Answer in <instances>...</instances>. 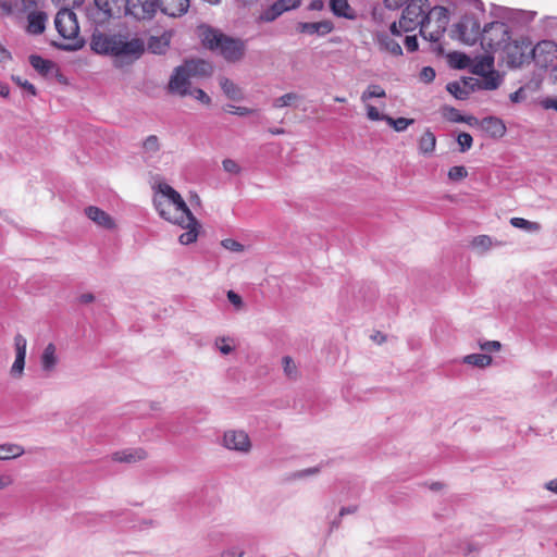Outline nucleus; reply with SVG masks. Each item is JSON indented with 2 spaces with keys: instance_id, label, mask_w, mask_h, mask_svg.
<instances>
[{
  "instance_id": "obj_34",
  "label": "nucleus",
  "mask_w": 557,
  "mask_h": 557,
  "mask_svg": "<svg viewBox=\"0 0 557 557\" xmlns=\"http://www.w3.org/2000/svg\"><path fill=\"white\" fill-rule=\"evenodd\" d=\"M481 77L483 78L481 81L482 88L485 90L497 89L500 86L502 81H503L500 74L497 71H495L494 69L485 72V75L481 76Z\"/></svg>"
},
{
  "instance_id": "obj_26",
  "label": "nucleus",
  "mask_w": 557,
  "mask_h": 557,
  "mask_svg": "<svg viewBox=\"0 0 557 557\" xmlns=\"http://www.w3.org/2000/svg\"><path fill=\"white\" fill-rule=\"evenodd\" d=\"M27 32L34 35H40L46 29L47 14L42 11L32 12L27 16Z\"/></svg>"
},
{
  "instance_id": "obj_33",
  "label": "nucleus",
  "mask_w": 557,
  "mask_h": 557,
  "mask_svg": "<svg viewBox=\"0 0 557 557\" xmlns=\"http://www.w3.org/2000/svg\"><path fill=\"white\" fill-rule=\"evenodd\" d=\"M436 137L430 128L419 139V151L423 154H432L435 150Z\"/></svg>"
},
{
  "instance_id": "obj_42",
  "label": "nucleus",
  "mask_w": 557,
  "mask_h": 557,
  "mask_svg": "<svg viewBox=\"0 0 557 557\" xmlns=\"http://www.w3.org/2000/svg\"><path fill=\"white\" fill-rule=\"evenodd\" d=\"M386 123L393 127L396 132L400 133L407 129V127L414 123L413 119H407V117H397L394 119L392 116L386 117Z\"/></svg>"
},
{
  "instance_id": "obj_48",
  "label": "nucleus",
  "mask_w": 557,
  "mask_h": 557,
  "mask_svg": "<svg viewBox=\"0 0 557 557\" xmlns=\"http://www.w3.org/2000/svg\"><path fill=\"white\" fill-rule=\"evenodd\" d=\"M468 176V171L463 165L451 166L448 171V178L453 182H458Z\"/></svg>"
},
{
  "instance_id": "obj_56",
  "label": "nucleus",
  "mask_w": 557,
  "mask_h": 557,
  "mask_svg": "<svg viewBox=\"0 0 557 557\" xmlns=\"http://www.w3.org/2000/svg\"><path fill=\"white\" fill-rule=\"evenodd\" d=\"M433 13V8L429 5L424 7L423 13L419 17L418 26H420V29L425 30V27L431 22V14Z\"/></svg>"
},
{
  "instance_id": "obj_3",
  "label": "nucleus",
  "mask_w": 557,
  "mask_h": 557,
  "mask_svg": "<svg viewBox=\"0 0 557 557\" xmlns=\"http://www.w3.org/2000/svg\"><path fill=\"white\" fill-rule=\"evenodd\" d=\"M511 39L509 25L504 21H493L484 25L480 38L481 47L488 51L500 50L507 40Z\"/></svg>"
},
{
  "instance_id": "obj_36",
  "label": "nucleus",
  "mask_w": 557,
  "mask_h": 557,
  "mask_svg": "<svg viewBox=\"0 0 557 557\" xmlns=\"http://www.w3.org/2000/svg\"><path fill=\"white\" fill-rule=\"evenodd\" d=\"M433 13L436 14V29H440L441 32H446L449 23L448 9L443 5H435L433 7Z\"/></svg>"
},
{
  "instance_id": "obj_63",
  "label": "nucleus",
  "mask_w": 557,
  "mask_h": 557,
  "mask_svg": "<svg viewBox=\"0 0 557 557\" xmlns=\"http://www.w3.org/2000/svg\"><path fill=\"white\" fill-rule=\"evenodd\" d=\"M482 350L485 351H498L502 348V344L498 341H486L480 344Z\"/></svg>"
},
{
  "instance_id": "obj_6",
  "label": "nucleus",
  "mask_w": 557,
  "mask_h": 557,
  "mask_svg": "<svg viewBox=\"0 0 557 557\" xmlns=\"http://www.w3.org/2000/svg\"><path fill=\"white\" fill-rule=\"evenodd\" d=\"M490 14L492 17L496 18V21L527 26L534 20L536 12L492 4Z\"/></svg>"
},
{
  "instance_id": "obj_30",
  "label": "nucleus",
  "mask_w": 557,
  "mask_h": 557,
  "mask_svg": "<svg viewBox=\"0 0 557 557\" xmlns=\"http://www.w3.org/2000/svg\"><path fill=\"white\" fill-rule=\"evenodd\" d=\"M376 41L380 49L388 51L395 57H401L404 54L400 45L386 33L377 34Z\"/></svg>"
},
{
  "instance_id": "obj_44",
  "label": "nucleus",
  "mask_w": 557,
  "mask_h": 557,
  "mask_svg": "<svg viewBox=\"0 0 557 557\" xmlns=\"http://www.w3.org/2000/svg\"><path fill=\"white\" fill-rule=\"evenodd\" d=\"M493 245V239L488 235H478L473 237L471 240V246L473 248L481 249L482 251H487Z\"/></svg>"
},
{
  "instance_id": "obj_38",
  "label": "nucleus",
  "mask_w": 557,
  "mask_h": 557,
  "mask_svg": "<svg viewBox=\"0 0 557 557\" xmlns=\"http://www.w3.org/2000/svg\"><path fill=\"white\" fill-rule=\"evenodd\" d=\"M24 454V448L16 444H1L0 445V460H9L11 458L20 457Z\"/></svg>"
},
{
  "instance_id": "obj_29",
  "label": "nucleus",
  "mask_w": 557,
  "mask_h": 557,
  "mask_svg": "<svg viewBox=\"0 0 557 557\" xmlns=\"http://www.w3.org/2000/svg\"><path fill=\"white\" fill-rule=\"evenodd\" d=\"M153 203H154V207L161 218H163L164 220H166L173 224L184 226L185 215L180 214V218L176 215H172L171 214L172 207L170 206V203H166L165 201L158 200V199H154Z\"/></svg>"
},
{
  "instance_id": "obj_21",
  "label": "nucleus",
  "mask_w": 557,
  "mask_h": 557,
  "mask_svg": "<svg viewBox=\"0 0 557 557\" xmlns=\"http://www.w3.org/2000/svg\"><path fill=\"white\" fill-rule=\"evenodd\" d=\"M182 227L187 228L188 231L180 235L178 242L182 245H189L195 243L197 240L201 225L193 213L185 215L184 226Z\"/></svg>"
},
{
  "instance_id": "obj_22",
  "label": "nucleus",
  "mask_w": 557,
  "mask_h": 557,
  "mask_svg": "<svg viewBox=\"0 0 557 557\" xmlns=\"http://www.w3.org/2000/svg\"><path fill=\"white\" fill-rule=\"evenodd\" d=\"M85 214L97 225L106 230H113L115 227V222L113 218L96 206H88L87 208H85Z\"/></svg>"
},
{
  "instance_id": "obj_61",
  "label": "nucleus",
  "mask_w": 557,
  "mask_h": 557,
  "mask_svg": "<svg viewBox=\"0 0 557 557\" xmlns=\"http://www.w3.org/2000/svg\"><path fill=\"white\" fill-rule=\"evenodd\" d=\"M404 45L409 52H416L419 49V42L416 35L406 36Z\"/></svg>"
},
{
  "instance_id": "obj_50",
  "label": "nucleus",
  "mask_w": 557,
  "mask_h": 557,
  "mask_svg": "<svg viewBox=\"0 0 557 557\" xmlns=\"http://www.w3.org/2000/svg\"><path fill=\"white\" fill-rule=\"evenodd\" d=\"M15 356H26L27 341L22 334L14 336Z\"/></svg>"
},
{
  "instance_id": "obj_54",
  "label": "nucleus",
  "mask_w": 557,
  "mask_h": 557,
  "mask_svg": "<svg viewBox=\"0 0 557 557\" xmlns=\"http://www.w3.org/2000/svg\"><path fill=\"white\" fill-rule=\"evenodd\" d=\"M188 95L193 96L195 99H197L203 104L208 106L211 103V98L201 88L195 87L193 89H189Z\"/></svg>"
},
{
  "instance_id": "obj_12",
  "label": "nucleus",
  "mask_w": 557,
  "mask_h": 557,
  "mask_svg": "<svg viewBox=\"0 0 557 557\" xmlns=\"http://www.w3.org/2000/svg\"><path fill=\"white\" fill-rule=\"evenodd\" d=\"M190 75L188 74L186 67L178 65L174 69L170 81H169V91L171 94H177L180 96H187L189 92V82Z\"/></svg>"
},
{
  "instance_id": "obj_20",
  "label": "nucleus",
  "mask_w": 557,
  "mask_h": 557,
  "mask_svg": "<svg viewBox=\"0 0 557 557\" xmlns=\"http://www.w3.org/2000/svg\"><path fill=\"white\" fill-rule=\"evenodd\" d=\"M183 66L186 67L190 77H209L213 73V65L211 62L203 59L186 60L183 63Z\"/></svg>"
},
{
  "instance_id": "obj_35",
  "label": "nucleus",
  "mask_w": 557,
  "mask_h": 557,
  "mask_svg": "<svg viewBox=\"0 0 557 557\" xmlns=\"http://www.w3.org/2000/svg\"><path fill=\"white\" fill-rule=\"evenodd\" d=\"M493 359L486 354H470L463 357L462 362L483 369L492 363Z\"/></svg>"
},
{
  "instance_id": "obj_1",
  "label": "nucleus",
  "mask_w": 557,
  "mask_h": 557,
  "mask_svg": "<svg viewBox=\"0 0 557 557\" xmlns=\"http://www.w3.org/2000/svg\"><path fill=\"white\" fill-rule=\"evenodd\" d=\"M201 45L219 54L228 63H237L245 58L246 40L224 34L221 29L202 23L197 26Z\"/></svg>"
},
{
  "instance_id": "obj_43",
  "label": "nucleus",
  "mask_w": 557,
  "mask_h": 557,
  "mask_svg": "<svg viewBox=\"0 0 557 557\" xmlns=\"http://www.w3.org/2000/svg\"><path fill=\"white\" fill-rule=\"evenodd\" d=\"M386 97L385 90L376 84H370L368 88L362 92L361 100L366 102L371 98H384Z\"/></svg>"
},
{
  "instance_id": "obj_28",
  "label": "nucleus",
  "mask_w": 557,
  "mask_h": 557,
  "mask_svg": "<svg viewBox=\"0 0 557 557\" xmlns=\"http://www.w3.org/2000/svg\"><path fill=\"white\" fill-rule=\"evenodd\" d=\"M55 350H57V348H55L54 344L49 343L45 347V349L41 354V357H40L41 369L46 373L52 372L54 370L55 366L58 364V357H57Z\"/></svg>"
},
{
  "instance_id": "obj_41",
  "label": "nucleus",
  "mask_w": 557,
  "mask_h": 557,
  "mask_svg": "<svg viewBox=\"0 0 557 557\" xmlns=\"http://www.w3.org/2000/svg\"><path fill=\"white\" fill-rule=\"evenodd\" d=\"M446 90L453 95L457 100H467L469 98V90L460 86L457 81L449 82L446 85Z\"/></svg>"
},
{
  "instance_id": "obj_10",
  "label": "nucleus",
  "mask_w": 557,
  "mask_h": 557,
  "mask_svg": "<svg viewBox=\"0 0 557 557\" xmlns=\"http://www.w3.org/2000/svg\"><path fill=\"white\" fill-rule=\"evenodd\" d=\"M156 0H127L124 16H132L136 21L151 20L157 12Z\"/></svg>"
},
{
  "instance_id": "obj_46",
  "label": "nucleus",
  "mask_w": 557,
  "mask_h": 557,
  "mask_svg": "<svg viewBox=\"0 0 557 557\" xmlns=\"http://www.w3.org/2000/svg\"><path fill=\"white\" fill-rule=\"evenodd\" d=\"M11 81L16 84L18 87L26 90L30 96L36 97L37 96V88L34 84L29 83L27 79H23L18 75H11Z\"/></svg>"
},
{
  "instance_id": "obj_49",
  "label": "nucleus",
  "mask_w": 557,
  "mask_h": 557,
  "mask_svg": "<svg viewBox=\"0 0 557 557\" xmlns=\"http://www.w3.org/2000/svg\"><path fill=\"white\" fill-rule=\"evenodd\" d=\"M26 356H15V360L11 367V375L13 377H20L23 374L25 368Z\"/></svg>"
},
{
  "instance_id": "obj_9",
  "label": "nucleus",
  "mask_w": 557,
  "mask_h": 557,
  "mask_svg": "<svg viewBox=\"0 0 557 557\" xmlns=\"http://www.w3.org/2000/svg\"><path fill=\"white\" fill-rule=\"evenodd\" d=\"M424 7L429 8V0H411L403 10L399 27L406 33L413 32L418 27L419 17L423 13Z\"/></svg>"
},
{
  "instance_id": "obj_45",
  "label": "nucleus",
  "mask_w": 557,
  "mask_h": 557,
  "mask_svg": "<svg viewBox=\"0 0 557 557\" xmlns=\"http://www.w3.org/2000/svg\"><path fill=\"white\" fill-rule=\"evenodd\" d=\"M299 96L295 92H287L273 101V108L280 109L293 106L294 101L298 100Z\"/></svg>"
},
{
  "instance_id": "obj_11",
  "label": "nucleus",
  "mask_w": 557,
  "mask_h": 557,
  "mask_svg": "<svg viewBox=\"0 0 557 557\" xmlns=\"http://www.w3.org/2000/svg\"><path fill=\"white\" fill-rule=\"evenodd\" d=\"M97 13L101 12L103 17L99 22L109 18H119L125 14L127 0H94Z\"/></svg>"
},
{
  "instance_id": "obj_14",
  "label": "nucleus",
  "mask_w": 557,
  "mask_h": 557,
  "mask_svg": "<svg viewBox=\"0 0 557 557\" xmlns=\"http://www.w3.org/2000/svg\"><path fill=\"white\" fill-rule=\"evenodd\" d=\"M299 5L300 0H277L261 13L260 18L264 22H273L284 12L296 9Z\"/></svg>"
},
{
  "instance_id": "obj_40",
  "label": "nucleus",
  "mask_w": 557,
  "mask_h": 557,
  "mask_svg": "<svg viewBox=\"0 0 557 557\" xmlns=\"http://www.w3.org/2000/svg\"><path fill=\"white\" fill-rule=\"evenodd\" d=\"M441 113L443 117L449 122L462 123L463 121H466L465 115L460 114L458 109L448 104H444L441 108Z\"/></svg>"
},
{
  "instance_id": "obj_53",
  "label": "nucleus",
  "mask_w": 557,
  "mask_h": 557,
  "mask_svg": "<svg viewBox=\"0 0 557 557\" xmlns=\"http://www.w3.org/2000/svg\"><path fill=\"white\" fill-rule=\"evenodd\" d=\"M462 83H463V86L467 90H469V95L471 92H474L476 90H480V89H483L482 88V83L480 79L478 78H473V77H462Z\"/></svg>"
},
{
  "instance_id": "obj_23",
  "label": "nucleus",
  "mask_w": 557,
  "mask_h": 557,
  "mask_svg": "<svg viewBox=\"0 0 557 557\" xmlns=\"http://www.w3.org/2000/svg\"><path fill=\"white\" fill-rule=\"evenodd\" d=\"M29 64L33 69L41 76H49L52 71L59 72L57 64L49 60L45 59L39 54H30L28 57Z\"/></svg>"
},
{
  "instance_id": "obj_8",
  "label": "nucleus",
  "mask_w": 557,
  "mask_h": 557,
  "mask_svg": "<svg viewBox=\"0 0 557 557\" xmlns=\"http://www.w3.org/2000/svg\"><path fill=\"white\" fill-rule=\"evenodd\" d=\"M557 60V44L553 40H541L534 47L531 46V61L539 67L547 69Z\"/></svg>"
},
{
  "instance_id": "obj_64",
  "label": "nucleus",
  "mask_w": 557,
  "mask_h": 557,
  "mask_svg": "<svg viewBox=\"0 0 557 557\" xmlns=\"http://www.w3.org/2000/svg\"><path fill=\"white\" fill-rule=\"evenodd\" d=\"M222 246L232 251H242L243 250V245L232 238H226V239L222 240Z\"/></svg>"
},
{
  "instance_id": "obj_19",
  "label": "nucleus",
  "mask_w": 557,
  "mask_h": 557,
  "mask_svg": "<svg viewBox=\"0 0 557 557\" xmlns=\"http://www.w3.org/2000/svg\"><path fill=\"white\" fill-rule=\"evenodd\" d=\"M480 127L487 134L488 137L499 139L506 134V125L504 121L497 116H486L480 122Z\"/></svg>"
},
{
  "instance_id": "obj_52",
  "label": "nucleus",
  "mask_w": 557,
  "mask_h": 557,
  "mask_svg": "<svg viewBox=\"0 0 557 557\" xmlns=\"http://www.w3.org/2000/svg\"><path fill=\"white\" fill-rule=\"evenodd\" d=\"M284 372L288 377H294L297 373L296 364L292 357L284 356L282 359Z\"/></svg>"
},
{
  "instance_id": "obj_62",
  "label": "nucleus",
  "mask_w": 557,
  "mask_h": 557,
  "mask_svg": "<svg viewBox=\"0 0 557 557\" xmlns=\"http://www.w3.org/2000/svg\"><path fill=\"white\" fill-rule=\"evenodd\" d=\"M228 301L236 308L240 309L244 306V301L240 295L235 293L234 290H228L227 294Z\"/></svg>"
},
{
  "instance_id": "obj_24",
  "label": "nucleus",
  "mask_w": 557,
  "mask_h": 557,
  "mask_svg": "<svg viewBox=\"0 0 557 557\" xmlns=\"http://www.w3.org/2000/svg\"><path fill=\"white\" fill-rule=\"evenodd\" d=\"M147 458V451L144 448H132L116 451L112 455V459L117 462H137Z\"/></svg>"
},
{
  "instance_id": "obj_4",
  "label": "nucleus",
  "mask_w": 557,
  "mask_h": 557,
  "mask_svg": "<svg viewBox=\"0 0 557 557\" xmlns=\"http://www.w3.org/2000/svg\"><path fill=\"white\" fill-rule=\"evenodd\" d=\"M532 41L529 37L507 40L502 47L503 59L509 69H518L524 63L531 62Z\"/></svg>"
},
{
  "instance_id": "obj_13",
  "label": "nucleus",
  "mask_w": 557,
  "mask_h": 557,
  "mask_svg": "<svg viewBox=\"0 0 557 557\" xmlns=\"http://www.w3.org/2000/svg\"><path fill=\"white\" fill-rule=\"evenodd\" d=\"M223 444L227 449L248 453L251 443L248 434L244 431H226L223 436Z\"/></svg>"
},
{
  "instance_id": "obj_2",
  "label": "nucleus",
  "mask_w": 557,
  "mask_h": 557,
  "mask_svg": "<svg viewBox=\"0 0 557 557\" xmlns=\"http://www.w3.org/2000/svg\"><path fill=\"white\" fill-rule=\"evenodd\" d=\"M54 26L62 38L72 40L67 44L52 41L51 45L54 48L71 52L81 50L85 46V40L78 37L79 25L76 14L71 8L63 7L58 11L54 17Z\"/></svg>"
},
{
  "instance_id": "obj_51",
  "label": "nucleus",
  "mask_w": 557,
  "mask_h": 557,
  "mask_svg": "<svg viewBox=\"0 0 557 557\" xmlns=\"http://www.w3.org/2000/svg\"><path fill=\"white\" fill-rule=\"evenodd\" d=\"M147 152H157L160 149L159 138L156 135L148 136L143 144Z\"/></svg>"
},
{
  "instance_id": "obj_31",
  "label": "nucleus",
  "mask_w": 557,
  "mask_h": 557,
  "mask_svg": "<svg viewBox=\"0 0 557 557\" xmlns=\"http://www.w3.org/2000/svg\"><path fill=\"white\" fill-rule=\"evenodd\" d=\"M170 46V39L164 35L151 36L147 42V49L153 54H164Z\"/></svg>"
},
{
  "instance_id": "obj_37",
  "label": "nucleus",
  "mask_w": 557,
  "mask_h": 557,
  "mask_svg": "<svg viewBox=\"0 0 557 557\" xmlns=\"http://www.w3.org/2000/svg\"><path fill=\"white\" fill-rule=\"evenodd\" d=\"M220 87L227 98L232 100H238L240 98V89L230 78L221 77Z\"/></svg>"
},
{
  "instance_id": "obj_15",
  "label": "nucleus",
  "mask_w": 557,
  "mask_h": 557,
  "mask_svg": "<svg viewBox=\"0 0 557 557\" xmlns=\"http://www.w3.org/2000/svg\"><path fill=\"white\" fill-rule=\"evenodd\" d=\"M114 35H106L100 32H96L91 36L90 48L98 54L112 55L113 54V46L115 41Z\"/></svg>"
},
{
  "instance_id": "obj_32",
  "label": "nucleus",
  "mask_w": 557,
  "mask_h": 557,
  "mask_svg": "<svg viewBox=\"0 0 557 557\" xmlns=\"http://www.w3.org/2000/svg\"><path fill=\"white\" fill-rule=\"evenodd\" d=\"M448 64L455 70H465L471 66V59L460 51H453L447 54Z\"/></svg>"
},
{
  "instance_id": "obj_5",
  "label": "nucleus",
  "mask_w": 557,
  "mask_h": 557,
  "mask_svg": "<svg viewBox=\"0 0 557 557\" xmlns=\"http://www.w3.org/2000/svg\"><path fill=\"white\" fill-rule=\"evenodd\" d=\"M112 57L126 58L131 61L138 60L145 52V41L135 37L128 39L127 35L115 34Z\"/></svg>"
},
{
  "instance_id": "obj_60",
  "label": "nucleus",
  "mask_w": 557,
  "mask_h": 557,
  "mask_svg": "<svg viewBox=\"0 0 557 557\" xmlns=\"http://www.w3.org/2000/svg\"><path fill=\"white\" fill-rule=\"evenodd\" d=\"M436 73L432 66H424L420 72V79L423 83H432L435 79Z\"/></svg>"
},
{
  "instance_id": "obj_16",
  "label": "nucleus",
  "mask_w": 557,
  "mask_h": 557,
  "mask_svg": "<svg viewBox=\"0 0 557 557\" xmlns=\"http://www.w3.org/2000/svg\"><path fill=\"white\" fill-rule=\"evenodd\" d=\"M159 189L160 193L168 198V203H170L171 207H174L176 213L184 215L193 213L188 206L186 205V202L184 201V199L182 198L181 194L176 191L172 186L168 184H161L159 185Z\"/></svg>"
},
{
  "instance_id": "obj_58",
  "label": "nucleus",
  "mask_w": 557,
  "mask_h": 557,
  "mask_svg": "<svg viewBox=\"0 0 557 557\" xmlns=\"http://www.w3.org/2000/svg\"><path fill=\"white\" fill-rule=\"evenodd\" d=\"M227 107L232 109L230 111L232 114H236V115H239V116H247V115H250V114H258V112H259L256 109H250V108H246V107H237V106H233V104H228Z\"/></svg>"
},
{
  "instance_id": "obj_17",
  "label": "nucleus",
  "mask_w": 557,
  "mask_h": 557,
  "mask_svg": "<svg viewBox=\"0 0 557 557\" xmlns=\"http://www.w3.org/2000/svg\"><path fill=\"white\" fill-rule=\"evenodd\" d=\"M334 29L331 21L324 20L320 22H299L296 30L300 34L325 36Z\"/></svg>"
},
{
  "instance_id": "obj_7",
  "label": "nucleus",
  "mask_w": 557,
  "mask_h": 557,
  "mask_svg": "<svg viewBox=\"0 0 557 557\" xmlns=\"http://www.w3.org/2000/svg\"><path fill=\"white\" fill-rule=\"evenodd\" d=\"M454 27L458 33L459 40L467 45L472 46L481 38V25L473 14L466 13Z\"/></svg>"
},
{
  "instance_id": "obj_59",
  "label": "nucleus",
  "mask_w": 557,
  "mask_h": 557,
  "mask_svg": "<svg viewBox=\"0 0 557 557\" xmlns=\"http://www.w3.org/2000/svg\"><path fill=\"white\" fill-rule=\"evenodd\" d=\"M367 116L371 121H385L386 122V117L388 115L381 113L375 107L369 104L367 107Z\"/></svg>"
},
{
  "instance_id": "obj_47",
  "label": "nucleus",
  "mask_w": 557,
  "mask_h": 557,
  "mask_svg": "<svg viewBox=\"0 0 557 557\" xmlns=\"http://www.w3.org/2000/svg\"><path fill=\"white\" fill-rule=\"evenodd\" d=\"M456 140H457V143L459 145V151L460 152L468 151L472 147V144H473L472 136L469 133H467V132H460L458 134Z\"/></svg>"
},
{
  "instance_id": "obj_27",
  "label": "nucleus",
  "mask_w": 557,
  "mask_h": 557,
  "mask_svg": "<svg viewBox=\"0 0 557 557\" xmlns=\"http://www.w3.org/2000/svg\"><path fill=\"white\" fill-rule=\"evenodd\" d=\"M330 10L337 16L347 20H355L357 14L347 0H330Z\"/></svg>"
},
{
  "instance_id": "obj_25",
  "label": "nucleus",
  "mask_w": 557,
  "mask_h": 557,
  "mask_svg": "<svg viewBox=\"0 0 557 557\" xmlns=\"http://www.w3.org/2000/svg\"><path fill=\"white\" fill-rule=\"evenodd\" d=\"M493 51H488L483 55H479L475 58V62L471 64L470 72L478 76H484L485 72L494 69V55Z\"/></svg>"
},
{
  "instance_id": "obj_57",
  "label": "nucleus",
  "mask_w": 557,
  "mask_h": 557,
  "mask_svg": "<svg viewBox=\"0 0 557 557\" xmlns=\"http://www.w3.org/2000/svg\"><path fill=\"white\" fill-rule=\"evenodd\" d=\"M444 34H445V32H441L440 29H436L429 34H426L425 30H422V29L419 30V35L423 39L429 40L433 44H437L441 40V38L444 36Z\"/></svg>"
},
{
  "instance_id": "obj_39",
  "label": "nucleus",
  "mask_w": 557,
  "mask_h": 557,
  "mask_svg": "<svg viewBox=\"0 0 557 557\" xmlns=\"http://www.w3.org/2000/svg\"><path fill=\"white\" fill-rule=\"evenodd\" d=\"M510 224L516 228H520L530 233H537L542 228L540 223L532 222L523 218H511Z\"/></svg>"
},
{
  "instance_id": "obj_55",
  "label": "nucleus",
  "mask_w": 557,
  "mask_h": 557,
  "mask_svg": "<svg viewBox=\"0 0 557 557\" xmlns=\"http://www.w3.org/2000/svg\"><path fill=\"white\" fill-rule=\"evenodd\" d=\"M223 170L231 174H239L242 171V168L238 165V163L233 159H224L222 161Z\"/></svg>"
},
{
  "instance_id": "obj_18",
  "label": "nucleus",
  "mask_w": 557,
  "mask_h": 557,
  "mask_svg": "<svg viewBox=\"0 0 557 557\" xmlns=\"http://www.w3.org/2000/svg\"><path fill=\"white\" fill-rule=\"evenodd\" d=\"M156 3L157 10L171 17L182 16L189 8V0H156Z\"/></svg>"
}]
</instances>
